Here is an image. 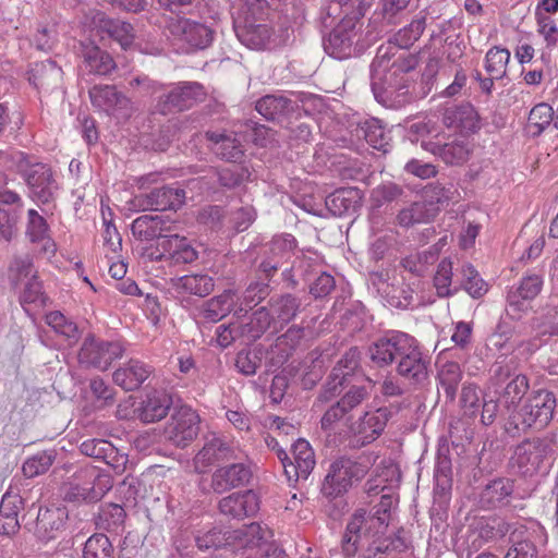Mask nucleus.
Segmentation results:
<instances>
[{"label": "nucleus", "mask_w": 558, "mask_h": 558, "mask_svg": "<svg viewBox=\"0 0 558 558\" xmlns=\"http://www.w3.org/2000/svg\"><path fill=\"white\" fill-rule=\"evenodd\" d=\"M510 60V51L506 48L495 46L485 56L484 66L493 78H502L507 73V65Z\"/></svg>", "instance_id": "nucleus-48"}, {"label": "nucleus", "mask_w": 558, "mask_h": 558, "mask_svg": "<svg viewBox=\"0 0 558 558\" xmlns=\"http://www.w3.org/2000/svg\"><path fill=\"white\" fill-rule=\"evenodd\" d=\"M410 337V335L397 330L386 332L368 347L367 353L371 361L377 366L390 365L399 357L403 349L409 350Z\"/></svg>", "instance_id": "nucleus-14"}, {"label": "nucleus", "mask_w": 558, "mask_h": 558, "mask_svg": "<svg viewBox=\"0 0 558 558\" xmlns=\"http://www.w3.org/2000/svg\"><path fill=\"white\" fill-rule=\"evenodd\" d=\"M533 329L539 336H558V308L548 311L543 317L536 318Z\"/></svg>", "instance_id": "nucleus-64"}, {"label": "nucleus", "mask_w": 558, "mask_h": 558, "mask_svg": "<svg viewBox=\"0 0 558 558\" xmlns=\"http://www.w3.org/2000/svg\"><path fill=\"white\" fill-rule=\"evenodd\" d=\"M147 256L151 262L170 259L173 264H189L196 260L198 254L185 236L169 232L158 242V248L147 253Z\"/></svg>", "instance_id": "nucleus-12"}, {"label": "nucleus", "mask_w": 558, "mask_h": 558, "mask_svg": "<svg viewBox=\"0 0 558 558\" xmlns=\"http://www.w3.org/2000/svg\"><path fill=\"white\" fill-rule=\"evenodd\" d=\"M554 110L547 104H538L530 112L527 130L533 136H537L547 129L557 130V125H553Z\"/></svg>", "instance_id": "nucleus-46"}, {"label": "nucleus", "mask_w": 558, "mask_h": 558, "mask_svg": "<svg viewBox=\"0 0 558 558\" xmlns=\"http://www.w3.org/2000/svg\"><path fill=\"white\" fill-rule=\"evenodd\" d=\"M168 32L174 45L189 51L205 49L214 39V32L205 24L187 19H178L168 25Z\"/></svg>", "instance_id": "nucleus-7"}, {"label": "nucleus", "mask_w": 558, "mask_h": 558, "mask_svg": "<svg viewBox=\"0 0 558 558\" xmlns=\"http://www.w3.org/2000/svg\"><path fill=\"white\" fill-rule=\"evenodd\" d=\"M439 387L444 390L448 400L453 401L458 387L462 380V371L458 363L446 362L438 371L437 376Z\"/></svg>", "instance_id": "nucleus-42"}, {"label": "nucleus", "mask_w": 558, "mask_h": 558, "mask_svg": "<svg viewBox=\"0 0 558 558\" xmlns=\"http://www.w3.org/2000/svg\"><path fill=\"white\" fill-rule=\"evenodd\" d=\"M435 216L436 209L428 207L426 202L420 201L401 209L397 216V221L401 227L409 228L417 223H427Z\"/></svg>", "instance_id": "nucleus-41"}, {"label": "nucleus", "mask_w": 558, "mask_h": 558, "mask_svg": "<svg viewBox=\"0 0 558 558\" xmlns=\"http://www.w3.org/2000/svg\"><path fill=\"white\" fill-rule=\"evenodd\" d=\"M105 28L109 36L117 40L123 49L129 48L134 40V29L130 23L121 20H108Z\"/></svg>", "instance_id": "nucleus-60"}, {"label": "nucleus", "mask_w": 558, "mask_h": 558, "mask_svg": "<svg viewBox=\"0 0 558 558\" xmlns=\"http://www.w3.org/2000/svg\"><path fill=\"white\" fill-rule=\"evenodd\" d=\"M171 286L180 294L206 296L214 290V279L206 274H193L171 279Z\"/></svg>", "instance_id": "nucleus-34"}, {"label": "nucleus", "mask_w": 558, "mask_h": 558, "mask_svg": "<svg viewBox=\"0 0 558 558\" xmlns=\"http://www.w3.org/2000/svg\"><path fill=\"white\" fill-rule=\"evenodd\" d=\"M207 138L213 143V151L222 159L236 162L243 156V146L232 134L208 132Z\"/></svg>", "instance_id": "nucleus-35"}, {"label": "nucleus", "mask_w": 558, "mask_h": 558, "mask_svg": "<svg viewBox=\"0 0 558 558\" xmlns=\"http://www.w3.org/2000/svg\"><path fill=\"white\" fill-rule=\"evenodd\" d=\"M292 454L293 461H290L288 453L278 449V459L290 484L307 480L316 464L314 451L305 439L300 438L292 445Z\"/></svg>", "instance_id": "nucleus-9"}, {"label": "nucleus", "mask_w": 558, "mask_h": 558, "mask_svg": "<svg viewBox=\"0 0 558 558\" xmlns=\"http://www.w3.org/2000/svg\"><path fill=\"white\" fill-rule=\"evenodd\" d=\"M233 27L239 40L251 49L265 48L271 36L268 25L260 22H246L242 15L238 17V23H234Z\"/></svg>", "instance_id": "nucleus-29"}, {"label": "nucleus", "mask_w": 558, "mask_h": 558, "mask_svg": "<svg viewBox=\"0 0 558 558\" xmlns=\"http://www.w3.org/2000/svg\"><path fill=\"white\" fill-rule=\"evenodd\" d=\"M83 68L89 74L109 75L116 69L113 58L94 44L82 45Z\"/></svg>", "instance_id": "nucleus-31"}, {"label": "nucleus", "mask_w": 558, "mask_h": 558, "mask_svg": "<svg viewBox=\"0 0 558 558\" xmlns=\"http://www.w3.org/2000/svg\"><path fill=\"white\" fill-rule=\"evenodd\" d=\"M185 199V192L181 189L162 186L154 189L146 195L135 196V202L142 210H168L179 208Z\"/></svg>", "instance_id": "nucleus-23"}, {"label": "nucleus", "mask_w": 558, "mask_h": 558, "mask_svg": "<svg viewBox=\"0 0 558 558\" xmlns=\"http://www.w3.org/2000/svg\"><path fill=\"white\" fill-rule=\"evenodd\" d=\"M46 323L53 331L70 342L78 339V329L75 323L66 318L61 312H50L46 315Z\"/></svg>", "instance_id": "nucleus-56"}, {"label": "nucleus", "mask_w": 558, "mask_h": 558, "mask_svg": "<svg viewBox=\"0 0 558 558\" xmlns=\"http://www.w3.org/2000/svg\"><path fill=\"white\" fill-rule=\"evenodd\" d=\"M452 283V263L450 259H442L434 276V287L439 296L445 298L452 295L457 289H451Z\"/></svg>", "instance_id": "nucleus-59"}, {"label": "nucleus", "mask_w": 558, "mask_h": 558, "mask_svg": "<svg viewBox=\"0 0 558 558\" xmlns=\"http://www.w3.org/2000/svg\"><path fill=\"white\" fill-rule=\"evenodd\" d=\"M357 191L354 189L337 190L326 198L327 207L333 215L342 216L355 209L357 205Z\"/></svg>", "instance_id": "nucleus-45"}, {"label": "nucleus", "mask_w": 558, "mask_h": 558, "mask_svg": "<svg viewBox=\"0 0 558 558\" xmlns=\"http://www.w3.org/2000/svg\"><path fill=\"white\" fill-rule=\"evenodd\" d=\"M458 196V190L452 184L449 186H444L441 184H430L423 192V201L427 203L428 207L435 208L436 213L441 207L448 206L450 203L456 202Z\"/></svg>", "instance_id": "nucleus-43"}, {"label": "nucleus", "mask_w": 558, "mask_h": 558, "mask_svg": "<svg viewBox=\"0 0 558 558\" xmlns=\"http://www.w3.org/2000/svg\"><path fill=\"white\" fill-rule=\"evenodd\" d=\"M267 12L266 0H244L231 9L233 24L238 23V17L241 15L246 22H262L265 20Z\"/></svg>", "instance_id": "nucleus-47"}, {"label": "nucleus", "mask_w": 558, "mask_h": 558, "mask_svg": "<svg viewBox=\"0 0 558 558\" xmlns=\"http://www.w3.org/2000/svg\"><path fill=\"white\" fill-rule=\"evenodd\" d=\"M359 362V351L356 349L349 350L333 367L319 400L329 401L337 397L341 392L340 387L348 380V376L357 368Z\"/></svg>", "instance_id": "nucleus-26"}, {"label": "nucleus", "mask_w": 558, "mask_h": 558, "mask_svg": "<svg viewBox=\"0 0 558 558\" xmlns=\"http://www.w3.org/2000/svg\"><path fill=\"white\" fill-rule=\"evenodd\" d=\"M220 511L236 519L254 515L259 508V499L254 490H239L219 502Z\"/></svg>", "instance_id": "nucleus-27"}, {"label": "nucleus", "mask_w": 558, "mask_h": 558, "mask_svg": "<svg viewBox=\"0 0 558 558\" xmlns=\"http://www.w3.org/2000/svg\"><path fill=\"white\" fill-rule=\"evenodd\" d=\"M22 209L23 202L17 193L0 191V239L10 241L15 235Z\"/></svg>", "instance_id": "nucleus-24"}, {"label": "nucleus", "mask_w": 558, "mask_h": 558, "mask_svg": "<svg viewBox=\"0 0 558 558\" xmlns=\"http://www.w3.org/2000/svg\"><path fill=\"white\" fill-rule=\"evenodd\" d=\"M428 138L422 140L423 149L439 156L446 163L459 165L468 160L472 149V143L468 136H454L450 142H446L445 134L427 131Z\"/></svg>", "instance_id": "nucleus-8"}, {"label": "nucleus", "mask_w": 558, "mask_h": 558, "mask_svg": "<svg viewBox=\"0 0 558 558\" xmlns=\"http://www.w3.org/2000/svg\"><path fill=\"white\" fill-rule=\"evenodd\" d=\"M255 108L267 120H279L293 110V102L282 95H267L256 102Z\"/></svg>", "instance_id": "nucleus-40"}, {"label": "nucleus", "mask_w": 558, "mask_h": 558, "mask_svg": "<svg viewBox=\"0 0 558 558\" xmlns=\"http://www.w3.org/2000/svg\"><path fill=\"white\" fill-rule=\"evenodd\" d=\"M511 546L504 558H537L533 534L524 526L515 527L509 535Z\"/></svg>", "instance_id": "nucleus-37"}, {"label": "nucleus", "mask_w": 558, "mask_h": 558, "mask_svg": "<svg viewBox=\"0 0 558 558\" xmlns=\"http://www.w3.org/2000/svg\"><path fill=\"white\" fill-rule=\"evenodd\" d=\"M401 473L393 463L377 469L374 483L369 488H397L400 485Z\"/></svg>", "instance_id": "nucleus-62"}, {"label": "nucleus", "mask_w": 558, "mask_h": 558, "mask_svg": "<svg viewBox=\"0 0 558 558\" xmlns=\"http://www.w3.org/2000/svg\"><path fill=\"white\" fill-rule=\"evenodd\" d=\"M366 471V465L342 458L330 464L325 482L330 488H348L361 481Z\"/></svg>", "instance_id": "nucleus-21"}, {"label": "nucleus", "mask_w": 558, "mask_h": 558, "mask_svg": "<svg viewBox=\"0 0 558 558\" xmlns=\"http://www.w3.org/2000/svg\"><path fill=\"white\" fill-rule=\"evenodd\" d=\"M204 96L203 87L197 83L184 82L160 97L159 110L166 114L171 110L182 111L191 108Z\"/></svg>", "instance_id": "nucleus-20"}, {"label": "nucleus", "mask_w": 558, "mask_h": 558, "mask_svg": "<svg viewBox=\"0 0 558 558\" xmlns=\"http://www.w3.org/2000/svg\"><path fill=\"white\" fill-rule=\"evenodd\" d=\"M250 173L240 166H229L211 170L207 175L189 181L191 189L198 187L202 193L210 194L217 192L218 185L232 189L240 185Z\"/></svg>", "instance_id": "nucleus-15"}, {"label": "nucleus", "mask_w": 558, "mask_h": 558, "mask_svg": "<svg viewBox=\"0 0 558 558\" xmlns=\"http://www.w3.org/2000/svg\"><path fill=\"white\" fill-rule=\"evenodd\" d=\"M151 373L153 367L150 365L138 360H130L113 372L112 379L123 390L134 391L146 381Z\"/></svg>", "instance_id": "nucleus-28"}, {"label": "nucleus", "mask_w": 558, "mask_h": 558, "mask_svg": "<svg viewBox=\"0 0 558 558\" xmlns=\"http://www.w3.org/2000/svg\"><path fill=\"white\" fill-rule=\"evenodd\" d=\"M272 316L265 307L255 311L245 324L241 325V335L251 340H256L269 328Z\"/></svg>", "instance_id": "nucleus-50"}, {"label": "nucleus", "mask_w": 558, "mask_h": 558, "mask_svg": "<svg viewBox=\"0 0 558 558\" xmlns=\"http://www.w3.org/2000/svg\"><path fill=\"white\" fill-rule=\"evenodd\" d=\"M25 235L38 251L49 257L54 256L57 244L51 238L50 228L46 219L36 210H27Z\"/></svg>", "instance_id": "nucleus-22"}, {"label": "nucleus", "mask_w": 558, "mask_h": 558, "mask_svg": "<svg viewBox=\"0 0 558 558\" xmlns=\"http://www.w3.org/2000/svg\"><path fill=\"white\" fill-rule=\"evenodd\" d=\"M131 230L134 238L140 241L158 239L160 242L172 231V228L167 225L162 216L143 215L132 222Z\"/></svg>", "instance_id": "nucleus-30"}, {"label": "nucleus", "mask_w": 558, "mask_h": 558, "mask_svg": "<svg viewBox=\"0 0 558 558\" xmlns=\"http://www.w3.org/2000/svg\"><path fill=\"white\" fill-rule=\"evenodd\" d=\"M300 305V301L291 294L281 295L274 300L270 304L274 323H279L281 326L289 323L295 317Z\"/></svg>", "instance_id": "nucleus-44"}, {"label": "nucleus", "mask_w": 558, "mask_h": 558, "mask_svg": "<svg viewBox=\"0 0 558 558\" xmlns=\"http://www.w3.org/2000/svg\"><path fill=\"white\" fill-rule=\"evenodd\" d=\"M61 78V68H59L56 62L51 60L35 63L28 70V81L37 89H53L60 84Z\"/></svg>", "instance_id": "nucleus-33"}, {"label": "nucleus", "mask_w": 558, "mask_h": 558, "mask_svg": "<svg viewBox=\"0 0 558 558\" xmlns=\"http://www.w3.org/2000/svg\"><path fill=\"white\" fill-rule=\"evenodd\" d=\"M366 510H356L349 521L342 538V551L344 556L352 557L357 551V543L362 534H365Z\"/></svg>", "instance_id": "nucleus-39"}, {"label": "nucleus", "mask_w": 558, "mask_h": 558, "mask_svg": "<svg viewBox=\"0 0 558 558\" xmlns=\"http://www.w3.org/2000/svg\"><path fill=\"white\" fill-rule=\"evenodd\" d=\"M543 278L539 275L525 276L519 286L512 287L507 294V313L513 319H520L531 308V301L541 292Z\"/></svg>", "instance_id": "nucleus-11"}, {"label": "nucleus", "mask_w": 558, "mask_h": 558, "mask_svg": "<svg viewBox=\"0 0 558 558\" xmlns=\"http://www.w3.org/2000/svg\"><path fill=\"white\" fill-rule=\"evenodd\" d=\"M366 142L375 149L387 151L390 136L378 119L366 120L362 125Z\"/></svg>", "instance_id": "nucleus-53"}, {"label": "nucleus", "mask_w": 558, "mask_h": 558, "mask_svg": "<svg viewBox=\"0 0 558 558\" xmlns=\"http://www.w3.org/2000/svg\"><path fill=\"white\" fill-rule=\"evenodd\" d=\"M556 399L553 392L541 390L529 398L525 403L512 414L511 418L517 428L535 426L542 428L553 418Z\"/></svg>", "instance_id": "nucleus-3"}, {"label": "nucleus", "mask_w": 558, "mask_h": 558, "mask_svg": "<svg viewBox=\"0 0 558 558\" xmlns=\"http://www.w3.org/2000/svg\"><path fill=\"white\" fill-rule=\"evenodd\" d=\"M360 31L361 24L356 17H343L324 41L325 51L338 60L351 57Z\"/></svg>", "instance_id": "nucleus-10"}, {"label": "nucleus", "mask_w": 558, "mask_h": 558, "mask_svg": "<svg viewBox=\"0 0 558 558\" xmlns=\"http://www.w3.org/2000/svg\"><path fill=\"white\" fill-rule=\"evenodd\" d=\"M89 98L95 108L117 119H125L132 112L130 99L111 85L94 86Z\"/></svg>", "instance_id": "nucleus-13"}, {"label": "nucleus", "mask_w": 558, "mask_h": 558, "mask_svg": "<svg viewBox=\"0 0 558 558\" xmlns=\"http://www.w3.org/2000/svg\"><path fill=\"white\" fill-rule=\"evenodd\" d=\"M17 287L21 289L20 302L26 313L29 314L33 308L45 305L46 299L37 277L31 278Z\"/></svg>", "instance_id": "nucleus-49"}, {"label": "nucleus", "mask_w": 558, "mask_h": 558, "mask_svg": "<svg viewBox=\"0 0 558 558\" xmlns=\"http://www.w3.org/2000/svg\"><path fill=\"white\" fill-rule=\"evenodd\" d=\"M387 421V409L380 408L373 412H365L350 426L352 445L361 448L376 440L385 429Z\"/></svg>", "instance_id": "nucleus-16"}, {"label": "nucleus", "mask_w": 558, "mask_h": 558, "mask_svg": "<svg viewBox=\"0 0 558 558\" xmlns=\"http://www.w3.org/2000/svg\"><path fill=\"white\" fill-rule=\"evenodd\" d=\"M551 452L553 441L549 438L524 440L515 448L512 457V469L522 476H533Z\"/></svg>", "instance_id": "nucleus-4"}, {"label": "nucleus", "mask_w": 558, "mask_h": 558, "mask_svg": "<svg viewBox=\"0 0 558 558\" xmlns=\"http://www.w3.org/2000/svg\"><path fill=\"white\" fill-rule=\"evenodd\" d=\"M124 348L119 341H105L94 336L85 338L78 361L88 367L107 371L113 361L121 359Z\"/></svg>", "instance_id": "nucleus-6"}, {"label": "nucleus", "mask_w": 558, "mask_h": 558, "mask_svg": "<svg viewBox=\"0 0 558 558\" xmlns=\"http://www.w3.org/2000/svg\"><path fill=\"white\" fill-rule=\"evenodd\" d=\"M54 458L56 454L51 450L37 452L23 463V474L28 478H33L45 473L53 463Z\"/></svg>", "instance_id": "nucleus-58"}, {"label": "nucleus", "mask_w": 558, "mask_h": 558, "mask_svg": "<svg viewBox=\"0 0 558 558\" xmlns=\"http://www.w3.org/2000/svg\"><path fill=\"white\" fill-rule=\"evenodd\" d=\"M13 159L33 201L48 204L57 197L60 186L48 165L34 161L33 158L22 151L16 153Z\"/></svg>", "instance_id": "nucleus-2"}, {"label": "nucleus", "mask_w": 558, "mask_h": 558, "mask_svg": "<svg viewBox=\"0 0 558 558\" xmlns=\"http://www.w3.org/2000/svg\"><path fill=\"white\" fill-rule=\"evenodd\" d=\"M172 405V398L166 391H153L146 396L141 410V420L153 423L163 418Z\"/></svg>", "instance_id": "nucleus-36"}, {"label": "nucleus", "mask_w": 558, "mask_h": 558, "mask_svg": "<svg viewBox=\"0 0 558 558\" xmlns=\"http://www.w3.org/2000/svg\"><path fill=\"white\" fill-rule=\"evenodd\" d=\"M408 349H403L399 355L397 365L398 374L413 385L423 384L428 376V362L423 357L417 342L413 337L408 341Z\"/></svg>", "instance_id": "nucleus-18"}, {"label": "nucleus", "mask_w": 558, "mask_h": 558, "mask_svg": "<svg viewBox=\"0 0 558 558\" xmlns=\"http://www.w3.org/2000/svg\"><path fill=\"white\" fill-rule=\"evenodd\" d=\"M229 546L239 548H255L265 543V533L258 523L243 525L236 530H228Z\"/></svg>", "instance_id": "nucleus-38"}, {"label": "nucleus", "mask_w": 558, "mask_h": 558, "mask_svg": "<svg viewBox=\"0 0 558 558\" xmlns=\"http://www.w3.org/2000/svg\"><path fill=\"white\" fill-rule=\"evenodd\" d=\"M537 32L543 36L547 47H555L558 43V27L550 15L536 14Z\"/></svg>", "instance_id": "nucleus-63"}, {"label": "nucleus", "mask_w": 558, "mask_h": 558, "mask_svg": "<svg viewBox=\"0 0 558 558\" xmlns=\"http://www.w3.org/2000/svg\"><path fill=\"white\" fill-rule=\"evenodd\" d=\"M81 452L87 457L111 463L116 457V448L105 439H87L81 444Z\"/></svg>", "instance_id": "nucleus-57"}, {"label": "nucleus", "mask_w": 558, "mask_h": 558, "mask_svg": "<svg viewBox=\"0 0 558 558\" xmlns=\"http://www.w3.org/2000/svg\"><path fill=\"white\" fill-rule=\"evenodd\" d=\"M83 558H113V546L109 537L102 533L88 537L83 548Z\"/></svg>", "instance_id": "nucleus-54"}, {"label": "nucleus", "mask_w": 558, "mask_h": 558, "mask_svg": "<svg viewBox=\"0 0 558 558\" xmlns=\"http://www.w3.org/2000/svg\"><path fill=\"white\" fill-rule=\"evenodd\" d=\"M36 277L33 260L28 255L15 257L10 266V279L14 286H20Z\"/></svg>", "instance_id": "nucleus-61"}, {"label": "nucleus", "mask_w": 558, "mask_h": 558, "mask_svg": "<svg viewBox=\"0 0 558 558\" xmlns=\"http://www.w3.org/2000/svg\"><path fill=\"white\" fill-rule=\"evenodd\" d=\"M199 415L189 405L175 408L165 426V440L180 448L189 446L199 430Z\"/></svg>", "instance_id": "nucleus-5"}, {"label": "nucleus", "mask_w": 558, "mask_h": 558, "mask_svg": "<svg viewBox=\"0 0 558 558\" xmlns=\"http://www.w3.org/2000/svg\"><path fill=\"white\" fill-rule=\"evenodd\" d=\"M233 295L231 290H227L207 301L204 306V317L211 322H218L223 318L232 308L234 303Z\"/></svg>", "instance_id": "nucleus-51"}, {"label": "nucleus", "mask_w": 558, "mask_h": 558, "mask_svg": "<svg viewBox=\"0 0 558 558\" xmlns=\"http://www.w3.org/2000/svg\"><path fill=\"white\" fill-rule=\"evenodd\" d=\"M195 544L199 550L218 549L220 547L229 546L228 531H223L218 526H213L209 530H201L194 536Z\"/></svg>", "instance_id": "nucleus-52"}, {"label": "nucleus", "mask_w": 558, "mask_h": 558, "mask_svg": "<svg viewBox=\"0 0 558 558\" xmlns=\"http://www.w3.org/2000/svg\"><path fill=\"white\" fill-rule=\"evenodd\" d=\"M425 26L424 16L415 19L378 48L371 65L372 90L375 99L385 107H400L409 100L405 74L416 66V59L412 56H400L391 62V58L398 48H410L421 37Z\"/></svg>", "instance_id": "nucleus-1"}, {"label": "nucleus", "mask_w": 558, "mask_h": 558, "mask_svg": "<svg viewBox=\"0 0 558 558\" xmlns=\"http://www.w3.org/2000/svg\"><path fill=\"white\" fill-rule=\"evenodd\" d=\"M442 123L448 130L468 137L481 129L478 113L470 104L447 107L442 113Z\"/></svg>", "instance_id": "nucleus-19"}, {"label": "nucleus", "mask_w": 558, "mask_h": 558, "mask_svg": "<svg viewBox=\"0 0 558 558\" xmlns=\"http://www.w3.org/2000/svg\"><path fill=\"white\" fill-rule=\"evenodd\" d=\"M66 519L68 510L61 504L39 508L34 526L35 537L44 544L58 538Z\"/></svg>", "instance_id": "nucleus-17"}, {"label": "nucleus", "mask_w": 558, "mask_h": 558, "mask_svg": "<svg viewBox=\"0 0 558 558\" xmlns=\"http://www.w3.org/2000/svg\"><path fill=\"white\" fill-rule=\"evenodd\" d=\"M232 452V444L225 436L210 434L194 459L195 470L205 472L214 463L230 458Z\"/></svg>", "instance_id": "nucleus-25"}, {"label": "nucleus", "mask_w": 558, "mask_h": 558, "mask_svg": "<svg viewBox=\"0 0 558 558\" xmlns=\"http://www.w3.org/2000/svg\"><path fill=\"white\" fill-rule=\"evenodd\" d=\"M529 389V381L524 375H515L506 386L501 402L510 411L515 408Z\"/></svg>", "instance_id": "nucleus-55"}, {"label": "nucleus", "mask_w": 558, "mask_h": 558, "mask_svg": "<svg viewBox=\"0 0 558 558\" xmlns=\"http://www.w3.org/2000/svg\"><path fill=\"white\" fill-rule=\"evenodd\" d=\"M252 481L253 472L243 463L221 468L213 476V484L217 488H241L251 485Z\"/></svg>", "instance_id": "nucleus-32"}]
</instances>
